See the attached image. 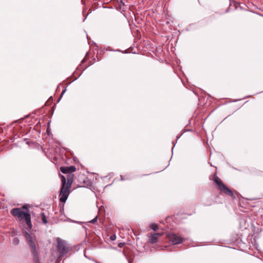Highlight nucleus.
<instances>
[{"mask_svg": "<svg viewBox=\"0 0 263 263\" xmlns=\"http://www.w3.org/2000/svg\"><path fill=\"white\" fill-rule=\"evenodd\" d=\"M61 171L64 174H67V177L61 176L62 186L59 195L60 201L64 203L70 193V189L73 182V175L72 173L76 171V168L74 166H62L60 167Z\"/></svg>", "mask_w": 263, "mask_h": 263, "instance_id": "nucleus-1", "label": "nucleus"}, {"mask_svg": "<svg viewBox=\"0 0 263 263\" xmlns=\"http://www.w3.org/2000/svg\"><path fill=\"white\" fill-rule=\"evenodd\" d=\"M23 209L26 210V211H24L20 208H15L11 210V213L14 216L17 217L20 221H25L27 227L26 229L27 230H30L32 228L31 215L29 213L27 205H23Z\"/></svg>", "mask_w": 263, "mask_h": 263, "instance_id": "nucleus-2", "label": "nucleus"}, {"mask_svg": "<svg viewBox=\"0 0 263 263\" xmlns=\"http://www.w3.org/2000/svg\"><path fill=\"white\" fill-rule=\"evenodd\" d=\"M24 236L29 243V245L30 247L31 253L35 258H36L38 257V253L36 248L35 245V237L33 235L32 236L28 233L27 232H24Z\"/></svg>", "mask_w": 263, "mask_h": 263, "instance_id": "nucleus-3", "label": "nucleus"}, {"mask_svg": "<svg viewBox=\"0 0 263 263\" xmlns=\"http://www.w3.org/2000/svg\"><path fill=\"white\" fill-rule=\"evenodd\" d=\"M214 182L217 185L219 190L225 194L228 195L231 197H234V194L231 190H230L222 182L220 178L217 176H215L213 178Z\"/></svg>", "mask_w": 263, "mask_h": 263, "instance_id": "nucleus-4", "label": "nucleus"}, {"mask_svg": "<svg viewBox=\"0 0 263 263\" xmlns=\"http://www.w3.org/2000/svg\"><path fill=\"white\" fill-rule=\"evenodd\" d=\"M57 248L60 253V256H62L67 253L68 249L66 247L65 242L60 238L57 239Z\"/></svg>", "mask_w": 263, "mask_h": 263, "instance_id": "nucleus-5", "label": "nucleus"}, {"mask_svg": "<svg viewBox=\"0 0 263 263\" xmlns=\"http://www.w3.org/2000/svg\"><path fill=\"white\" fill-rule=\"evenodd\" d=\"M169 240L174 244L177 245L183 242V239L175 234H171L168 236Z\"/></svg>", "mask_w": 263, "mask_h": 263, "instance_id": "nucleus-6", "label": "nucleus"}, {"mask_svg": "<svg viewBox=\"0 0 263 263\" xmlns=\"http://www.w3.org/2000/svg\"><path fill=\"white\" fill-rule=\"evenodd\" d=\"M161 235L160 233H155L152 235L150 241L152 243H154L157 241V239Z\"/></svg>", "mask_w": 263, "mask_h": 263, "instance_id": "nucleus-7", "label": "nucleus"}, {"mask_svg": "<svg viewBox=\"0 0 263 263\" xmlns=\"http://www.w3.org/2000/svg\"><path fill=\"white\" fill-rule=\"evenodd\" d=\"M42 220L44 223H47V221L45 215L44 213H42Z\"/></svg>", "mask_w": 263, "mask_h": 263, "instance_id": "nucleus-8", "label": "nucleus"}, {"mask_svg": "<svg viewBox=\"0 0 263 263\" xmlns=\"http://www.w3.org/2000/svg\"><path fill=\"white\" fill-rule=\"evenodd\" d=\"M150 227H151V228L152 229H153V230H154V231H156V230H157V227H158V226H157V224H151L150 225Z\"/></svg>", "mask_w": 263, "mask_h": 263, "instance_id": "nucleus-9", "label": "nucleus"}, {"mask_svg": "<svg viewBox=\"0 0 263 263\" xmlns=\"http://www.w3.org/2000/svg\"><path fill=\"white\" fill-rule=\"evenodd\" d=\"M97 219H98V216H97L93 219L90 220L89 221V222L92 223H96L97 222Z\"/></svg>", "mask_w": 263, "mask_h": 263, "instance_id": "nucleus-10", "label": "nucleus"}, {"mask_svg": "<svg viewBox=\"0 0 263 263\" xmlns=\"http://www.w3.org/2000/svg\"><path fill=\"white\" fill-rule=\"evenodd\" d=\"M110 239L112 240V241H114V240H115L116 239V235H112L110 236Z\"/></svg>", "mask_w": 263, "mask_h": 263, "instance_id": "nucleus-11", "label": "nucleus"}, {"mask_svg": "<svg viewBox=\"0 0 263 263\" xmlns=\"http://www.w3.org/2000/svg\"><path fill=\"white\" fill-rule=\"evenodd\" d=\"M14 243L16 245L18 243V240L17 238H15V239H14Z\"/></svg>", "mask_w": 263, "mask_h": 263, "instance_id": "nucleus-12", "label": "nucleus"}]
</instances>
